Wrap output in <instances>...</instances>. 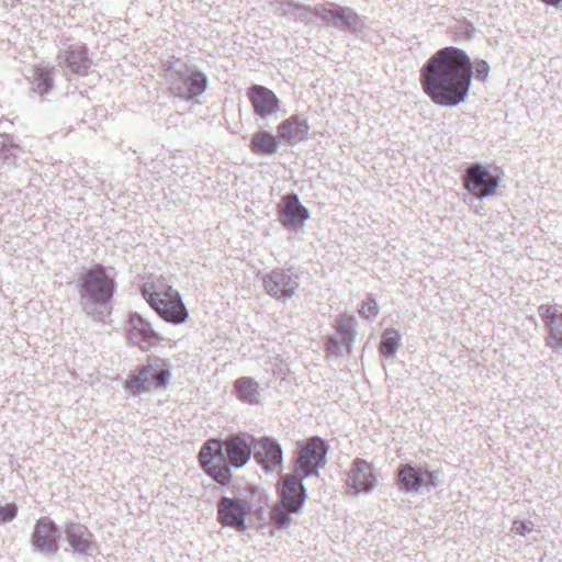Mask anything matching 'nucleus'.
Returning <instances> with one entry per match:
<instances>
[{"instance_id":"nucleus-25","label":"nucleus","mask_w":562,"mask_h":562,"mask_svg":"<svg viewBox=\"0 0 562 562\" xmlns=\"http://www.w3.org/2000/svg\"><path fill=\"white\" fill-rule=\"evenodd\" d=\"M311 15L310 9L293 0H283V16L294 21L305 22Z\"/></svg>"},{"instance_id":"nucleus-5","label":"nucleus","mask_w":562,"mask_h":562,"mask_svg":"<svg viewBox=\"0 0 562 562\" xmlns=\"http://www.w3.org/2000/svg\"><path fill=\"white\" fill-rule=\"evenodd\" d=\"M115 289L114 278L106 273L101 265H94L82 273L79 279V292L82 299L92 303H108Z\"/></svg>"},{"instance_id":"nucleus-7","label":"nucleus","mask_w":562,"mask_h":562,"mask_svg":"<svg viewBox=\"0 0 562 562\" xmlns=\"http://www.w3.org/2000/svg\"><path fill=\"white\" fill-rule=\"evenodd\" d=\"M464 188L476 193L480 200L493 196L499 187V177L492 176L488 166L480 162L470 165L463 176Z\"/></svg>"},{"instance_id":"nucleus-10","label":"nucleus","mask_w":562,"mask_h":562,"mask_svg":"<svg viewBox=\"0 0 562 562\" xmlns=\"http://www.w3.org/2000/svg\"><path fill=\"white\" fill-rule=\"evenodd\" d=\"M308 480L294 471L283 473V507L288 506L295 515L302 513L308 498L307 488L304 482Z\"/></svg>"},{"instance_id":"nucleus-14","label":"nucleus","mask_w":562,"mask_h":562,"mask_svg":"<svg viewBox=\"0 0 562 562\" xmlns=\"http://www.w3.org/2000/svg\"><path fill=\"white\" fill-rule=\"evenodd\" d=\"M56 541L57 530L54 524L47 518L40 519L32 536L33 546L42 552L55 551Z\"/></svg>"},{"instance_id":"nucleus-28","label":"nucleus","mask_w":562,"mask_h":562,"mask_svg":"<svg viewBox=\"0 0 562 562\" xmlns=\"http://www.w3.org/2000/svg\"><path fill=\"white\" fill-rule=\"evenodd\" d=\"M336 329L345 342L350 344L355 339L352 318H340L337 323Z\"/></svg>"},{"instance_id":"nucleus-15","label":"nucleus","mask_w":562,"mask_h":562,"mask_svg":"<svg viewBox=\"0 0 562 562\" xmlns=\"http://www.w3.org/2000/svg\"><path fill=\"white\" fill-rule=\"evenodd\" d=\"M66 67L74 74L86 76L91 66L86 45H70L63 54Z\"/></svg>"},{"instance_id":"nucleus-11","label":"nucleus","mask_w":562,"mask_h":562,"mask_svg":"<svg viewBox=\"0 0 562 562\" xmlns=\"http://www.w3.org/2000/svg\"><path fill=\"white\" fill-rule=\"evenodd\" d=\"M315 14L325 23L333 24L341 31L357 32L360 27V18L356 11L350 8L331 4L330 8L318 5L315 8Z\"/></svg>"},{"instance_id":"nucleus-17","label":"nucleus","mask_w":562,"mask_h":562,"mask_svg":"<svg viewBox=\"0 0 562 562\" xmlns=\"http://www.w3.org/2000/svg\"><path fill=\"white\" fill-rule=\"evenodd\" d=\"M255 459L267 470H273L281 463V450L269 439L259 440L254 448Z\"/></svg>"},{"instance_id":"nucleus-34","label":"nucleus","mask_w":562,"mask_h":562,"mask_svg":"<svg viewBox=\"0 0 562 562\" xmlns=\"http://www.w3.org/2000/svg\"><path fill=\"white\" fill-rule=\"evenodd\" d=\"M170 378V372L167 369H161L158 371V373L153 376L154 379V385L157 387H162L168 384Z\"/></svg>"},{"instance_id":"nucleus-19","label":"nucleus","mask_w":562,"mask_h":562,"mask_svg":"<svg viewBox=\"0 0 562 562\" xmlns=\"http://www.w3.org/2000/svg\"><path fill=\"white\" fill-rule=\"evenodd\" d=\"M308 131L306 119L293 115L283 121V143L296 145L307 138Z\"/></svg>"},{"instance_id":"nucleus-9","label":"nucleus","mask_w":562,"mask_h":562,"mask_svg":"<svg viewBox=\"0 0 562 562\" xmlns=\"http://www.w3.org/2000/svg\"><path fill=\"white\" fill-rule=\"evenodd\" d=\"M537 311L548 333L546 346L554 351L562 349V305L541 304Z\"/></svg>"},{"instance_id":"nucleus-32","label":"nucleus","mask_w":562,"mask_h":562,"mask_svg":"<svg viewBox=\"0 0 562 562\" xmlns=\"http://www.w3.org/2000/svg\"><path fill=\"white\" fill-rule=\"evenodd\" d=\"M34 76H35V79L37 81H40L38 88L43 87L42 92H47L48 89L50 88L49 74L42 68H36Z\"/></svg>"},{"instance_id":"nucleus-20","label":"nucleus","mask_w":562,"mask_h":562,"mask_svg":"<svg viewBox=\"0 0 562 562\" xmlns=\"http://www.w3.org/2000/svg\"><path fill=\"white\" fill-rule=\"evenodd\" d=\"M224 446L227 459L232 465L239 468L249 460L251 448L243 437H232L225 441Z\"/></svg>"},{"instance_id":"nucleus-35","label":"nucleus","mask_w":562,"mask_h":562,"mask_svg":"<svg viewBox=\"0 0 562 562\" xmlns=\"http://www.w3.org/2000/svg\"><path fill=\"white\" fill-rule=\"evenodd\" d=\"M326 348L328 351L335 353L339 350V341L335 337H328L326 340Z\"/></svg>"},{"instance_id":"nucleus-30","label":"nucleus","mask_w":562,"mask_h":562,"mask_svg":"<svg viewBox=\"0 0 562 562\" xmlns=\"http://www.w3.org/2000/svg\"><path fill=\"white\" fill-rule=\"evenodd\" d=\"M454 33L464 40H470L474 36L475 27L470 21H458L454 25Z\"/></svg>"},{"instance_id":"nucleus-2","label":"nucleus","mask_w":562,"mask_h":562,"mask_svg":"<svg viewBox=\"0 0 562 562\" xmlns=\"http://www.w3.org/2000/svg\"><path fill=\"white\" fill-rule=\"evenodd\" d=\"M142 293L148 304L167 322L179 324L188 317V312L180 294L164 278H156L144 283Z\"/></svg>"},{"instance_id":"nucleus-21","label":"nucleus","mask_w":562,"mask_h":562,"mask_svg":"<svg viewBox=\"0 0 562 562\" xmlns=\"http://www.w3.org/2000/svg\"><path fill=\"white\" fill-rule=\"evenodd\" d=\"M402 336L395 328H386L380 340L379 351L384 358H393L401 347Z\"/></svg>"},{"instance_id":"nucleus-1","label":"nucleus","mask_w":562,"mask_h":562,"mask_svg":"<svg viewBox=\"0 0 562 562\" xmlns=\"http://www.w3.org/2000/svg\"><path fill=\"white\" fill-rule=\"evenodd\" d=\"M490 65L484 59L472 63L468 53L456 46L440 48L423 65L419 75L424 93L436 105L456 108L470 93L472 79L485 81Z\"/></svg>"},{"instance_id":"nucleus-23","label":"nucleus","mask_w":562,"mask_h":562,"mask_svg":"<svg viewBox=\"0 0 562 562\" xmlns=\"http://www.w3.org/2000/svg\"><path fill=\"white\" fill-rule=\"evenodd\" d=\"M235 390L238 398L248 403H257L259 391L257 383L249 378H240L235 382Z\"/></svg>"},{"instance_id":"nucleus-26","label":"nucleus","mask_w":562,"mask_h":562,"mask_svg":"<svg viewBox=\"0 0 562 562\" xmlns=\"http://www.w3.org/2000/svg\"><path fill=\"white\" fill-rule=\"evenodd\" d=\"M189 97L200 95L206 89V78L202 72H194L187 79Z\"/></svg>"},{"instance_id":"nucleus-27","label":"nucleus","mask_w":562,"mask_h":562,"mask_svg":"<svg viewBox=\"0 0 562 562\" xmlns=\"http://www.w3.org/2000/svg\"><path fill=\"white\" fill-rule=\"evenodd\" d=\"M299 276L292 269H283V301L290 299L299 288Z\"/></svg>"},{"instance_id":"nucleus-16","label":"nucleus","mask_w":562,"mask_h":562,"mask_svg":"<svg viewBox=\"0 0 562 562\" xmlns=\"http://www.w3.org/2000/svg\"><path fill=\"white\" fill-rule=\"evenodd\" d=\"M248 97L255 109V112L266 116L278 108V99L269 89L261 86H254L248 91Z\"/></svg>"},{"instance_id":"nucleus-22","label":"nucleus","mask_w":562,"mask_h":562,"mask_svg":"<svg viewBox=\"0 0 562 562\" xmlns=\"http://www.w3.org/2000/svg\"><path fill=\"white\" fill-rule=\"evenodd\" d=\"M278 142L274 136L267 132H259L254 135L250 148L255 154L269 155L277 150Z\"/></svg>"},{"instance_id":"nucleus-24","label":"nucleus","mask_w":562,"mask_h":562,"mask_svg":"<svg viewBox=\"0 0 562 562\" xmlns=\"http://www.w3.org/2000/svg\"><path fill=\"white\" fill-rule=\"evenodd\" d=\"M151 371V367H144L139 373L135 376H130L125 381V387L130 390L133 394L138 395L148 390L150 384L149 374Z\"/></svg>"},{"instance_id":"nucleus-6","label":"nucleus","mask_w":562,"mask_h":562,"mask_svg":"<svg viewBox=\"0 0 562 562\" xmlns=\"http://www.w3.org/2000/svg\"><path fill=\"white\" fill-rule=\"evenodd\" d=\"M199 460L205 472L221 485L231 483L232 474L223 458V443L220 440H209L200 450Z\"/></svg>"},{"instance_id":"nucleus-8","label":"nucleus","mask_w":562,"mask_h":562,"mask_svg":"<svg viewBox=\"0 0 562 562\" xmlns=\"http://www.w3.org/2000/svg\"><path fill=\"white\" fill-rule=\"evenodd\" d=\"M376 482L372 463L361 458L352 460L347 472L346 484L353 495L370 494L375 488Z\"/></svg>"},{"instance_id":"nucleus-18","label":"nucleus","mask_w":562,"mask_h":562,"mask_svg":"<svg viewBox=\"0 0 562 562\" xmlns=\"http://www.w3.org/2000/svg\"><path fill=\"white\" fill-rule=\"evenodd\" d=\"M66 538L71 548L79 553H86L93 546L92 533L85 525L71 522L65 529Z\"/></svg>"},{"instance_id":"nucleus-31","label":"nucleus","mask_w":562,"mask_h":562,"mask_svg":"<svg viewBox=\"0 0 562 562\" xmlns=\"http://www.w3.org/2000/svg\"><path fill=\"white\" fill-rule=\"evenodd\" d=\"M533 524L528 520L515 519L513 521L512 531L516 535L527 536L532 531Z\"/></svg>"},{"instance_id":"nucleus-13","label":"nucleus","mask_w":562,"mask_h":562,"mask_svg":"<svg viewBox=\"0 0 562 562\" xmlns=\"http://www.w3.org/2000/svg\"><path fill=\"white\" fill-rule=\"evenodd\" d=\"M310 216V210L301 203L297 194L283 196V227L302 229Z\"/></svg>"},{"instance_id":"nucleus-12","label":"nucleus","mask_w":562,"mask_h":562,"mask_svg":"<svg viewBox=\"0 0 562 562\" xmlns=\"http://www.w3.org/2000/svg\"><path fill=\"white\" fill-rule=\"evenodd\" d=\"M248 510L249 508L245 501L223 497L217 505L218 521L223 526L244 531L246 529L245 519Z\"/></svg>"},{"instance_id":"nucleus-36","label":"nucleus","mask_w":562,"mask_h":562,"mask_svg":"<svg viewBox=\"0 0 562 562\" xmlns=\"http://www.w3.org/2000/svg\"><path fill=\"white\" fill-rule=\"evenodd\" d=\"M265 286L268 290V292H270L273 295H277L279 292L278 284L272 280V278H267L265 280Z\"/></svg>"},{"instance_id":"nucleus-29","label":"nucleus","mask_w":562,"mask_h":562,"mask_svg":"<svg viewBox=\"0 0 562 562\" xmlns=\"http://www.w3.org/2000/svg\"><path fill=\"white\" fill-rule=\"evenodd\" d=\"M359 314L367 319L374 318L379 314L378 302L370 295L362 303Z\"/></svg>"},{"instance_id":"nucleus-3","label":"nucleus","mask_w":562,"mask_h":562,"mask_svg":"<svg viewBox=\"0 0 562 562\" xmlns=\"http://www.w3.org/2000/svg\"><path fill=\"white\" fill-rule=\"evenodd\" d=\"M329 450L328 441L319 436L299 440L290 457L289 469L303 477H318L319 471L327 464Z\"/></svg>"},{"instance_id":"nucleus-4","label":"nucleus","mask_w":562,"mask_h":562,"mask_svg":"<svg viewBox=\"0 0 562 562\" xmlns=\"http://www.w3.org/2000/svg\"><path fill=\"white\" fill-rule=\"evenodd\" d=\"M442 483V472L431 469L428 464L408 461L398 464L396 484L405 493H417L422 488L427 492L438 488Z\"/></svg>"},{"instance_id":"nucleus-37","label":"nucleus","mask_w":562,"mask_h":562,"mask_svg":"<svg viewBox=\"0 0 562 562\" xmlns=\"http://www.w3.org/2000/svg\"><path fill=\"white\" fill-rule=\"evenodd\" d=\"M292 514L295 513L290 510L288 506L283 507V529H285L292 522Z\"/></svg>"},{"instance_id":"nucleus-33","label":"nucleus","mask_w":562,"mask_h":562,"mask_svg":"<svg viewBox=\"0 0 562 562\" xmlns=\"http://www.w3.org/2000/svg\"><path fill=\"white\" fill-rule=\"evenodd\" d=\"M16 515V507L13 504H7L0 507V521L7 522L12 520Z\"/></svg>"}]
</instances>
